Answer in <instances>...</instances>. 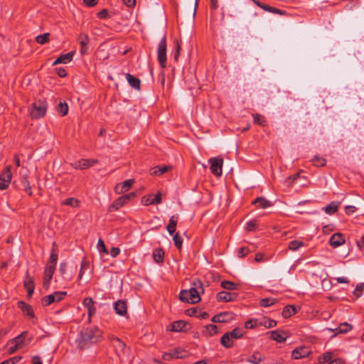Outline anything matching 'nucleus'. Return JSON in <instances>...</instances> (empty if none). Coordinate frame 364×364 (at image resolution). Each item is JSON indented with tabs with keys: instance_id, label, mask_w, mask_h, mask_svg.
<instances>
[{
	"instance_id": "f257e3e1",
	"label": "nucleus",
	"mask_w": 364,
	"mask_h": 364,
	"mask_svg": "<svg viewBox=\"0 0 364 364\" xmlns=\"http://www.w3.org/2000/svg\"><path fill=\"white\" fill-rule=\"evenodd\" d=\"M193 287L190 289L181 290L179 294V299L182 301L190 304H196L200 301V294L203 293L204 289L202 282L198 279L193 280Z\"/></svg>"
},
{
	"instance_id": "f03ea898",
	"label": "nucleus",
	"mask_w": 364,
	"mask_h": 364,
	"mask_svg": "<svg viewBox=\"0 0 364 364\" xmlns=\"http://www.w3.org/2000/svg\"><path fill=\"white\" fill-rule=\"evenodd\" d=\"M102 331L97 328H85L80 332L77 347L83 349L87 343H95L100 341Z\"/></svg>"
},
{
	"instance_id": "7ed1b4c3",
	"label": "nucleus",
	"mask_w": 364,
	"mask_h": 364,
	"mask_svg": "<svg viewBox=\"0 0 364 364\" xmlns=\"http://www.w3.org/2000/svg\"><path fill=\"white\" fill-rule=\"evenodd\" d=\"M47 105L45 101L38 100L32 104L30 115L33 119L43 117L46 112Z\"/></svg>"
},
{
	"instance_id": "20e7f679",
	"label": "nucleus",
	"mask_w": 364,
	"mask_h": 364,
	"mask_svg": "<svg viewBox=\"0 0 364 364\" xmlns=\"http://www.w3.org/2000/svg\"><path fill=\"white\" fill-rule=\"evenodd\" d=\"M110 341L119 358L128 356L129 350L127 348L126 344L122 341L114 336L110 337Z\"/></svg>"
},
{
	"instance_id": "39448f33",
	"label": "nucleus",
	"mask_w": 364,
	"mask_h": 364,
	"mask_svg": "<svg viewBox=\"0 0 364 364\" xmlns=\"http://www.w3.org/2000/svg\"><path fill=\"white\" fill-rule=\"evenodd\" d=\"M157 59L161 68H164L166 66V36L164 35L161 39L157 50Z\"/></svg>"
},
{
	"instance_id": "423d86ee",
	"label": "nucleus",
	"mask_w": 364,
	"mask_h": 364,
	"mask_svg": "<svg viewBox=\"0 0 364 364\" xmlns=\"http://www.w3.org/2000/svg\"><path fill=\"white\" fill-rule=\"evenodd\" d=\"M65 295V291H55L53 294L43 296L41 299V303L43 306H48L54 302L63 300Z\"/></svg>"
},
{
	"instance_id": "0eeeda50",
	"label": "nucleus",
	"mask_w": 364,
	"mask_h": 364,
	"mask_svg": "<svg viewBox=\"0 0 364 364\" xmlns=\"http://www.w3.org/2000/svg\"><path fill=\"white\" fill-rule=\"evenodd\" d=\"M209 163L211 173L215 176H220L222 175L223 159L221 157H213L209 159Z\"/></svg>"
},
{
	"instance_id": "6e6552de",
	"label": "nucleus",
	"mask_w": 364,
	"mask_h": 364,
	"mask_svg": "<svg viewBox=\"0 0 364 364\" xmlns=\"http://www.w3.org/2000/svg\"><path fill=\"white\" fill-rule=\"evenodd\" d=\"M135 196L134 192L129 194L123 195L115 200L109 207V211L117 210L119 208L124 205L132 198Z\"/></svg>"
},
{
	"instance_id": "1a4fd4ad",
	"label": "nucleus",
	"mask_w": 364,
	"mask_h": 364,
	"mask_svg": "<svg viewBox=\"0 0 364 364\" xmlns=\"http://www.w3.org/2000/svg\"><path fill=\"white\" fill-rule=\"evenodd\" d=\"M12 177L11 166H8L0 175V189L5 190L9 185Z\"/></svg>"
},
{
	"instance_id": "9d476101",
	"label": "nucleus",
	"mask_w": 364,
	"mask_h": 364,
	"mask_svg": "<svg viewBox=\"0 0 364 364\" xmlns=\"http://www.w3.org/2000/svg\"><path fill=\"white\" fill-rule=\"evenodd\" d=\"M97 163L96 159H82L71 164V166L75 169L83 170L92 166L95 164Z\"/></svg>"
},
{
	"instance_id": "9b49d317",
	"label": "nucleus",
	"mask_w": 364,
	"mask_h": 364,
	"mask_svg": "<svg viewBox=\"0 0 364 364\" xmlns=\"http://www.w3.org/2000/svg\"><path fill=\"white\" fill-rule=\"evenodd\" d=\"M55 270V267L53 264H46L43 274V287L45 288H48Z\"/></svg>"
},
{
	"instance_id": "f8f14e48",
	"label": "nucleus",
	"mask_w": 364,
	"mask_h": 364,
	"mask_svg": "<svg viewBox=\"0 0 364 364\" xmlns=\"http://www.w3.org/2000/svg\"><path fill=\"white\" fill-rule=\"evenodd\" d=\"M311 350L306 346H299L296 348L291 352V357L294 359L298 360L308 357L311 354Z\"/></svg>"
},
{
	"instance_id": "ddd939ff",
	"label": "nucleus",
	"mask_w": 364,
	"mask_h": 364,
	"mask_svg": "<svg viewBox=\"0 0 364 364\" xmlns=\"http://www.w3.org/2000/svg\"><path fill=\"white\" fill-rule=\"evenodd\" d=\"M237 293L235 292L222 291L217 294L216 299L218 301L228 302L234 301L237 297Z\"/></svg>"
},
{
	"instance_id": "4468645a",
	"label": "nucleus",
	"mask_w": 364,
	"mask_h": 364,
	"mask_svg": "<svg viewBox=\"0 0 364 364\" xmlns=\"http://www.w3.org/2000/svg\"><path fill=\"white\" fill-rule=\"evenodd\" d=\"M188 323L182 320L176 321L167 326V330L173 332L186 331Z\"/></svg>"
},
{
	"instance_id": "2eb2a0df",
	"label": "nucleus",
	"mask_w": 364,
	"mask_h": 364,
	"mask_svg": "<svg viewBox=\"0 0 364 364\" xmlns=\"http://www.w3.org/2000/svg\"><path fill=\"white\" fill-rule=\"evenodd\" d=\"M134 183V179H128L121 183H118L115 188L114 191L117 194H121L128 191Z\"/></svg>"
},
{
	"instance_id": "dca6fc26",
	"label": "nucleus",
	"mask_w": 364,
	"mask_h": 364,
	"mask_svg": "<svg viewBox=\"0 0 364 364\" xmlns=\"http://www.w3.org/2000/svg\"><path fill=\"white\" fill-rule=\"evenodd\" d=\"M141 203L144 205H154V204H160L161 203V193H156L154 198H152L151 195H146L142 197Z\"/></svg>"
},
{
	"instance_id": "f3484780",
	"label": "nucleus",
	"mask_w": 364,
	"mask_h": 364,
	"mask_svg": "<svg viewBox=\"0 0 364 364\" xmlns=\"http://www.w3.org/2000/svg\"><path fill=\"white\" fill-rule=\"evenodd\" d=\"M346 242L345 237L342 233L337 232L331 235L329 240V244L333 247H337Z\"/></svg>"
},
{
	"instance_id": "a211bd4d",
	"label": "nucleus",
	"mask_w": 364,
	"mask_h": 364,
	"mask_svg": "<svg viewBox=\"0 0 364 364\" xmlns=\"http://www.w3.org/2000/svg\"><path fill=\"white\" fill-rule=\"evenodd\" d=\"M252 1L257 6H258L259 7H260L261 9H264L266 11H268V12H270V13H273V14H280V15H284V14H286L285 11H282V10L278 9H277L275 7H272V6H269V5L262 4V2H260V1H259L257 0H252Z\"/></svg>"
},
{
	"instance_id": "6ab92c4d",
	"label": "nucleus",
	"mask_w": 364,
	"mask_h": 364,
	"mask_svg": "<svg viewBox=\"0 0 364 364\" xmlns=\"http://www.w3.org/2000/svg\"><path fill=\"white\" fill-rule=\"evenodd\" d=\"M114 310L119 316H125L127 314V305L124 300L119 299L114 303Z\"/></svg>"
},
{
	"instance_id": "aec40b11",
	"label": "nucleus",
	"mask_w": 364,
	"mask_h": 364,
	"mask_svg": "<svg viewBox=\"0 0 364 364\" xmlns=\"http://www.w3.org/2000/svg\"><path fill=\"white\" fill-rule=\"evenodd\" d=\"M27 336L28 331H23L18 336L10 340V343H16L19 348H22L28 344L25 342V339Z\"/></svg>"
},
{
	"instance_id": "412c9836",
	"label": "nucleus",
	"mask_w": 364,
	"mask_h": 364,
	"mask_svg": "<svg viewBox=\"0 0 364 364\" xmlns=\"http://www.w3.org/2000/svg\"><path fill=\"white\" fill-rule=\"evenodd\" d=\"M18 307L23 311L24 315H26L30 318L34 317V311L31 305L27 304L24 301H18Z\"/></svg>"
},
{
	"instance_id": "4be33fe9",
	"label": "nucleus",
	"mask_w": 364,
	"mask_h": 364,
	"mask_svg": "<svg viewBox=\"0 0 364 364\" xmlns=\"http://www.w3.org/2000/svg\"><path fill=\"white\" fill-rule=\"evenodd\" d=\"M183 355L181 354V351L179 349H173L168 353H164L162 355V358L164 360H171L174 358H183Z\"/></svg>"
},
{
	"instance_id": "5701e85b",
	"label": "nucleus",
	"mask_w": 364,
	"mask_h": 364,
	"mask_svg": "<svg viewBox=\"0 0 364 364\" xmlns=\"http://www.w3.org/2000/svg\"><path fill=\"white\" fill-rule=\"evenodd\" d=\"M82 304L87 308L88 316L90 318L96 311L93 299L91 297H86L84 299Z\"/></svg>"
},
{
	"instance_id": "b1692460",
	"label": "nucleus",
	"mask_w": 364,
	"mask_h": 364,
	"mask_svg": "<svg viewBox=\"0 0 364 364\" xmlns=\"http://www.w3.org/2000/svg\"><path fill=\"white\" fill-rule=\"evenodd\" d=\"M231 318V313L230 312H222L220 314L213 316L211 318V321L213 323H224L227 322L228 319Z\"/></svg>"
},
{
	"instance_id": "393cba45",
	"label": "nucleus",
	"mask_w": 364,
	"mask_h": 364,
	"mask_svg": "<svg viewBox=\"0 0 364 364\" xmlns=\"http://www.w3.org/2000/svg\"><path fill=\"white\" fill-rule=\"evenodd\" d=\"M218 326L215 324H208L203 327L202 335L206 337H210L218 333Z\"/></svg>"
},
{
	"instance_id": "a878e982",
	"label": "nucleus",
	"mask_w": 364,
	"mask_h": 364,
	"mask_svg": "<svg viewBox=\"0 0 364 364\" xmlns=\"http://www.w3.org/2000/svg\"><path fill=\"white\" fill-rule=\"evenodd\" d=\"M125 76L127 82L132 88L137 90H140L141 81L139 78L134 77V75L129 73H127Z\"/></svg>"
},
{
	"instance_id": "bb28decb",
	"label": "nucleus",
	"mask_w": 364,
	"mask_h": 364,
	"mask_svg": "<svg viewBox=\"0 0 364 364\" xmlns=\"http://www.w3.org/2000/svg\"><path fill=\"white\" fill-rule=\"evenodd\" d=\"M153 259L158 263L161 264L164 262V251L162 248H156L153 251Z\"/></svg>"
},
{
	"instance_id": "cd10ccee",
	"label": "nucleus",
	"mask_w": 364,
	"mask_h": 364,
	"mask_svg": "<svg viewBox=\"0 0 364 364\" xmlns=\"http://www.w3.org/2000/svg\"><path fill=\"white\" fill-rule=\"evenodd\" d=\"M252 203L256 205L258 208L263 209L272 205V203L263 197L257 198L253 200Z\"/></svg>"
},
{
	"instance_id": "c85d7f7f",
	"label": "nucleus",
	"mask_w": 364,
	"mask_h": 364,
	"mask_svg": "<svg viewBox=\"0 0 364 364\" xmlns=\"http://www.w3.org/2000/svg\"><path fill=\"white\" fill-rule=\"evenodd\" d=\"M353 326L351 324L344 322L343 323H341L338 327L336 328L335 329L333 328H328V330L333 332L334 331H337V333H346L348 331H350L352 329Z\"/></svg>"
},
{
	"instance_id": "c756f323",
	"label": "nucleus",
	"mask_w": 364,
	"mask_h": 364,
	"mask_svg": "<svg viewBox=\"0 0 364 364\" xmlns=\"http://www.w3.org/2000/svg\"><path fill=\"white\" fill-rule=\"evenodd\" d=\"M220 343L225 348H230L233 346L234 342L229 334L225 333L220 338Z\"/></svg>"
},
{
	"instance_id": "7c9ffc66",
	"label": "nucleus",
	"mask_w": 364,
	"mask_h": 364,
	"mask_svg": "<svg viewBox=\"0 0 364 364\" xmlns=\"http://www.w3.org/2000/svg\"><path fill=\"white\" fill-rule=\"evenodd\" d=\"M169 169H171V167L168 166H155L151 169V175L161 176L163 173L167 172Z\"/></svg>"
},
{
	"instance_id": "2f4dec72",
	"label": "nucleus",
	"mask_w": 364,
	"mask_h": 364,
	"mask_svg": "<svg viewBox=\"0 0 364 364\" xmlns=\"http://www.w3.org/2000/svg\"><path fill=\"white\" fill-rule=\"evenodd\" d=\"M296 313V309L294 305H287L284 306L282 311V316L284 318H289Z\"/></svg>"
},
{
	"instance_id": "473e14b6",
	"label": "nucleus",
	"mask_w": 364,
	"mask_h": 364,
	"mask_svg": "<svg viewBox=\"0 0 364 364\" xmlns=\"http://www.w3.org/2000/svg\"><path fill=\"white\" fill-rule=\"evenodd\" d=\"M263 360L264 358L262 357L259 352L256 351L254 352L252 355L247 358V361L252 364H259Z\"/></svg>"
},
{
	"instance_id": "72a5a7b5",
	"label": "nucleus",
	"mask_w": 364,
	"mask_h": 364,
	"mask_svg": "<svg viewBox=\"0 0 364 364\" xmlns=\"http://www.w3.org/2000/svg\"><path fill=\"white\" fill-rule=\"evenodd\" d=\"M177 225V217L171 216L169 219V223L166 227V230L170 235H173L176 231Z\"/></svg>"
},
{
	"instance_id": "f704fd0d",
	"label": "nucleus",
	"mask_w": 364,
	"mask_h": 364,
	"mask_svg": "<svg viewBox=\"0 0 364 364\" xmlns=\"http://www.w3.org/2000/svg\"><path fill=\"white\" fill-rule=\"evenodd\" d=\"M53 247L51 250L50 258L47 264H53V267H56V262L58 261V255L57 250L55 248V242L53 244Z\"/></svg>"
},
{
	"instance_id": "c9c22d12",
	"label": "nucleus",
	"mask_w": 364,
	"mask_h": 364,
	"mask_svg": "<svg viewBox=\"0 0 364 364\" xmlns=\"http://www.w3.org/2000/svg\"><path fill=\"white\" fill-rule=\"evenodd\" d=\"M66 267H67V264L65 262L60 263V267H59V272H60V274L63 279L70 281L72 277L70 274L67 273Z\"/></svg>"
},
{
	"instance_id": "e433bc0d",
	"label": "nucleus",
	"mask_w": 364,
	"mask_h": 364,
	"mask_svg": "<svg viewBox=\"0 0 364 364\" xmlns=\"http://www.w3.org/2000/svg\"><path fill=\"white\" fill-rule=\"evenodd\" d=\"M232 339H238L242 337L244 332L242 328H235L232 331L227 332Z\"/></svg>"
},
{
	"instance_id": "4c0bfd02",
	"label": "nucleus",
	"mask_w": 364,
	"mask_h": 364,
	"mask_svg": "<svg viewBox=\"0 0 364 364\" xmlns=\"http://www.w3.org/2000/svg\"><path fill=\"white\" fill-rule=\"evenodd\" d=\"M57 111L61 116H65L68 112V105L65 102H60L57 106Z\"/></svg>"
},
{
	"instance_id": "58836bf2",
	"label": "nucleus",
	"mask_w": 364,
	"mask_h": 364,
	"mask_svg": "<svg viewBox=\"0 0 364 364\" xmlns=\"http://www.w3.org/2000/svg\"><path fill=\"white\" fill-rule=\"evenodd\" d=\"M305 244L302 241L292 240L289 243L288 248L291 251H296L301 247H304Z\"/></svg>"
},
{
	"instance_id": "ea45409f",
	"label": "nucleus",
	"mask_w": 364,
	"mask_h": 364,
	"mask_svg": "<svg viewBox=\"0 0 364 364\" xmlns=\"http://www.w3.org/2000/svg\"><path fill=\"white\" fill-rule=\"evenodd\" d=\"M238 284L230 281H223L221 282V287L227 290H235L238 288Z\"/></svg>"
},
{
	"instance_id": "a19ab883",
	"label": "nucleus",
	"mask_w": 364,
	"mask_h": 364,
	"mask_svg": "<svg viewBox=\"0 0 364 364\" xmlns=\"http://www.w3.org/2000/svg\"><path fill=\"white\" fill-rule=\"evenodd\" d=\"M74 54V51H70L66 54L61 55L58 58H60L61 63L66 64L70 63L73 60Z\"/></svg>"
},
{
	"instance_id": "79ce46f5",
	"label": "nucleus",
	"mask_w": 364,
	"mask_h": 364,
	"mask_svg": "<svg viewBox=\"0 0 364 364\" xmlns=\"http://www.w3.org/2000/svg\"><path fill=\"white\" fill-rule=\"evenodd\" d=\"M23 286L25 289L35 288L34 279L31 277L27 272L26 278L23 281Z\"/></svg>"
},
{
	"instance_id": "37998d69",
	"label": "nucleus",
	"mask_w": 364,
	"mask_h": 364,
	"mask_svg": "<svg viewBox=\"0 0 364 364\" xmlns=\"http://www.w3.org/2000/svg\"><path fill=\"white\" fill-rule=\"evenodd\" d=\"M62 205L76 208L79 206L80 201L75 198H68L62 202Z\"/></svg>"
},
{
	"instance_id": "c03bdc74",
	"label": "nucleus",
	"mask_w": 364,
	"mask_h": 364,
	"mask_svg": "<svg viewBox=\"0 0 364 364\" xmlns=\"http://www.w3.org/2000/svg\"><path fill=\"white\" fill-rule=\"evenodd\" d=\"M338 208V203L336 202H331L325 208V212L327 214L332 215L335 213Z\"/></svg>"
},
{
	"instance_id": "a18cd8bd",
	"label": "nucleus",
	"mask_w": 364,
	"mask_h": 364,
	"mask_svg": "<svg viewBox=\"0 0 364 364\" xmlns=\"http://www.w3.org/2000/svg\"><path fill=\"white\" fill-rule=\"evenodd\" d=\"M277 302L274 298H264L260 300L259 305L262 307H269L274 305Z\"/></svg>"
},
{
	"instance_id": "49530a36",
	"label": "nucleus",
	"mask_w": 364,
	"mask_h": 364,
	"mask_svg": "<svg viewBox=\"0 0 364 364\" xmlns=\"http://www.w3.org/2000/svg\"><path fill=\"white\" fill-rule=\"evenodd\" d=\"M49 33H45L42 35L37 36L36 37V41L41 45H43L49 41Z\"/></svg>"
},
{
	"instance_id": "de8ad7c7",
	"label": "nucleus",
	"mask_w": 364,
	"mask_h": 364,
	"mask_svg": "<svg viewBox=\"0 0 364 364\" xmlns=\"http://www.w3.org/2000/svg\"><path fill=\"white\" fill-rule=\"evenodd\" d=\"M254 123L261 125L262 127L266 126V120L264 116L259 114H254L253 115Z\"/></svg>"
},
{
	"instance_id": "09e8293b",
	"label": "nucleus",
	"mask_w": 364,
	"mask_h": 364,
	"mask_svg": "<svg viewBox=\"0 0 364 364\" xmlns=\"http://www.w3.org/2000/svg\"><path fill=\"white\" fill-rule=\"evenodd\" d=\"M21 183L24 191L27 193L29 196H32L31 187L26 176L23 178Z\"/></svg>"
},
{
	"instance_id": "8fccbe9b",
	"label": "nucleus",
	"mask_w": 364,
	"mask_h": 364,
	"mask_svg": "<svg viewBox=\"0 0 364 364\" xmlns=\"http://www.w3.org/2000/svg\"><path fill=\"white\" fill-rule=\"evenodd\" d=\"M271 338L272 340L276 341L279 343L284 342L285 341V338L277 331H271Z\"/></svg>"
},
{
	"instance_id": "3c124183",
	"label": "nucleus",
	"mask_w": 364,
	"mask_h": 364,
	"mask_svg": "<svg viewBox=\"0 0 364 364\" xmlns=\"http://www.w3.org/2000/svg\"><path fill=\"white\" fill-rule=\"evenodd\" d=\"M332 353L331 352H326V353H324L323 354H322L319 358H318V362L319 363H325L328 361H331V358H332Z\"/></svg>"
},
{
	"instance_id": "603ef678",
	"label": "nucleus",
	"mask_w": 364,
	"mask_h": 364,
	"mask_svg": "<svg viewBox=\"0 0 364 364\" xmlns=\"http://www.w3.org/2000/svg\"><path fill=\"white\" fill-rule=\"evenodd\" d=\"M312 161L314 164V166H325L326 163V160L323 158V157H320V156H316L313 159H312Z\"/></svg>"
},
{
	"instance_id": "864d4df0",
	"label": "nucleus",
	"mask_w": 364,
	"mask_h": 364,
	"mask_svg": "<svg viewBox=\"0 0 364 364\" xmlns=\"http://www.w3.org/2000/svg\"><path fill=\"white\" fill-rule=\"evenodd\" d=\"M79 41L81 47H85L89 43V37L85 33H81L79 36Z\"/></svg>"
},
{
	"instance_id": "5fc2aeb1",
	"label": "nucleus",
	"mask_w": 364,
	"mask_h": 364,
	"mask_svg": "<svg viewBox=\"0 0 364 364\" xmlns=\"http://www.w3.org/2000/svg\"><path fill=\"white\" fill-rule=\"evenodd\" d=\"M173 240L175 246L178 249L180 250L181 248V247H182L183 240L180 237L179 234L178 233L175 234L173 235Z\"/></svg>"
},
{
	"instance_id": "6e6d98bb",
	"label": "nucleus",
	"mask_w": 364,
	"mask_h": 364,
	"mask_svg": "<svg viewBox=\"0 0 364 364\" xmlns=\"http://www.w3.org/2000/svg\"><path fill=\"white\" fill-rule=\"evenodd\" d=\"M89 268V263L85 259H83L81 262L80 270L79 273V279H81L84 274V270Z\"/></svg>"
},
{
	"instance_id": "4d7b16f0",
	"label": "nucleus",
	"mask_w": 364,
	"mask_h": 364,
	"mask_svg": "<svg viewBox=\"0 0 364 364\" xmlns=\"http://www.w3.org/2000/svg\"><path fill=\"white\" fill-rule=\"evenodd\" d=\"M97 246L98 250L100 252H104V253L108 254L107 249L106 248L104 241L102 239H99Z\"/></svg>"
},
{
	"instance_id": "13d9d810",
	"label": "nucleus",
	"mask_w": 364,
	"mask_h": 364,
	"mask_svg": "<svg viewBox=\"0 0 364 364\" xmlns=\"http://www.w3.org/2000/svg\"><path fill=\"white\" fill-rule=\"evenodd\" d=\"M97 16L100 19H107L110 16L107 9H104L97 14Z\"/></svg>"
},
{
	"instance_id": "bf43d9fd",
	"label": "nucleus",
	"mask_w": 364,
	"mask_h": 364,
	"mask_svg": "<svg viewBox=\"0 0 364 364\" xmlns=\"http://www.w3.org/2000/svg\"><path fill=\"white\" fill-rule=\"evenodd\" d=\"M257 226V224L256 221L251 220L247 223L246 230L247 231H254L256 229Z\"/></svg>"
},
{
	"instance_id": "052dcab7",
	"label": "nucleus",
	"mask_w": 364,
	"mask_h": 364,
	"mask_svg": "<svg viewBox=\"0 0 364 364\" xmlns=\"http://www.w3.org/2000/svg\"><path fill=\"white\" fill-rule=\"evenodd\" d=\"M249 252H250V250L248 247H242L238 249V256L240 257H244L249 253Z\"/></svg>"
},
{
	"instance_id": "680f3d73",
	"label": "nucleus",
	"mask_w": 364,
	"mask_h": 364,
	"mask_svg": "<svg viewBox=\"0 0 364 364\" xmlns=\"http://www.w3.org/2000/svg\"><path fill=\"white\" fill-rule=\"evenodd\" d=\"M276 325H277V321L273 319L268 318L264 321V326L267 328L274 327V326H276Z\"/></svg>"
},
{
	"instance_id": "e2e57ef3",
	"label": "nucleus",
	"mask_w": 364,
	"mask_h": 364,
	"mask_svg": "<svg viewBox=\"0 0 364 364\" xmlns=\"http://www.w3.org/2000/svg\"><path fill=\"white\" fill-rule=\"evenodd\" d=\"M8 352L9 354H12L15 353L18 349H20L16 343H10V341L8 343Z\"/></svg>"
},
{
	"instance_id": "0e129e2a",
	"label": "nucleus",
	"mask_w": 364,
	"mask_h": 364,
	"mask_svg": "<svg viewBox=\"0 0 364 364\" xmlns=\"http://www.w3.org/2000/svg\"><path fill=\"white\" fill-rule=\"evenodd\" d=\"M364 290V283H360L358 284L355 287L354 295L356 297H359L360 296V294H358V291H363Z\"/></svg>"
},
{
	"instance_id": "69168bd1",
	"label": "nucleus",
	"mask_w": 364,
	"mask_h": 364,
	"mask_svg": "<svg viewBox=\"0 0 364 364\" xmlns=\"http://www.w3.org/2000/svg\"><path fill=\"white\" fill-rule=\"evenodd\" d=\"M99 0H83L84 4L88 7H93L97 4Z\"/></svg>"
},
{
	"instance_id": "338daca9",
	"label": "nucleus",
	"mask_w": 364,
	"mask_h": 364,
	"mask_svg": "<svg viewBox=\"0 0 364 364\" xmlns=\"http://www.w3.org/2000/svg\"><path fill=\"white\" fill-rule=\"evenodd\" d=\"M176 53L174 54V60L176 61H177L179 54H180V50H181V46H180V43H179L178 41H176Z\"/></svg>"
},
{
	"instance_id": "774afa93",
	"label": "nucleus",
	"mask_w": 364,
	"mask_h": 364,
	"mask_svg": "<svg viewBox=\"0 0 364 364\" xmlns=\"http://www.w3.org/2000/svg\"><path fill=\"white\" fill-rule=\"evenodd\" d=\"M56 73L61 77H64L67 75V72L63 68H56Z\"/></svg>"
}]
</instances>
